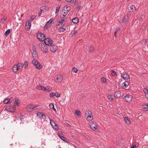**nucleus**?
Listing matches in <instances>:
<instances>
[{"label": "nucleus", "instance_id": "nucleus-1", "mask_svg": "<svg viewBox=\"0 0 148 148\" xmlns=\"http://www.w3.org/2000/svg\"><path fill=\"white\" fill-rule=\"evenodd\" d=\"M37 88L40 90H42L45 92H49L52 90V88L49 86H47L46 87L41 85H38L37 86Z\"/></svg>", "mask_w": 148, "mask_h": 148}, {"label": "nucleus", "instance_id": "nucleus-2", "mask_svg": "<svg viewBox=\"0 0 148 148\" xmlns=\"http://www.w3.org/2000/svg\"><path fill=\"white\" fill-rule=\"evenodd\" d=\"M70 8L67 5H66L64 7L63 9L62 10L61 13L64 17L66 16L70 11Z\"/></svg>", "mask_w": 148, "mask_h": 148}, {"label": "nucleus", "instance_id": "nucleus-3", "mask_svg": "<svg viewBox=\"0 0 148 148\" xmlns=\"http://www.w3.org/2000/svg\"><path fill=\"white\" fill-rule=\"evenodd\" d=\"M32 62L35 67L39 69H41L42 68V66L41 64L36 60H33Z\"/></svg>", "mask_w": 148, "mask_h": 148}, {"label": "nucleus", "instance_id": "nucleus-4", "mask_svg": "<svg viewBox=\"0 0 148 148\" xmlns=\"http://www.w3.org/2000/svg\"><path fill=\"white\" fill-rule=\"evenodd\" d=\"M39 47L41 49L42 51L45 53H47L48 51V47L44 44L40 43L39 45Z\"/></svg>", "mask_w": 148, "mask_h": 148}, {"label": "nucleus", "instance_id": "nucleus-5", "mask_svg": "<svg viewBox=\"0 0 148 148\" xmlns=\"http://www.w3.org/2000/svg\"><path fill=\"white\" fill-rule=\"evenodd\" d=\"M90 126L91 128L93 131L98 130V125L95 122H91Z\"/></svg>", "mask_w": 148, "mask_h": 148}, {"label": "nucleus", "instance_id": "nucleus-6", "mask_svg": "<svg viewBox=\"0 0 148 148\" xmlns=\"http://www.w3.org/2000/svg\"><path fill=\"white\" fill-rule=\"evenodd\" d=\"M27 110L28 111H31L33 110L38 109L37 106L33 105H28L26 108Z\"/></svg>", "mask_w": 148, "mask_h": 148}, {"label": "nucleus", "instance_id": "nucleus-7", "mask_svg": "<svg viewBox=\"0 0 148 148\" xmlns=\"http://www.w3.org/2000/svg\"><path fill=\"white\" fill-rule=\"evenodd\" d=\"M49 119L50 120V123L51 125L53 128L55 130H58L59 129L58 126L50 118H49Z\"/></svg>", "mask_w": 148, "mask_h": 148}, {"label": "nucleus", "instance_id": "nucleus-8", "mask_svg": "<svg viewBox=\"0 0 148 148\" xmlns=\"http://www.w3.org/2000/svg\"><path fill=\"white\" fill-rule=\"evenodd\" d=\"M44 41L45 44L48 46H51L52 44V40L49 38H45Z\"/></svg>", "mask_w": 148, "mask_h": 148}, {"label": "nucleus", "instance_id": "nucleus-9", "mask_svg": "<svg viewBox=\"0 0 148 148\" xmlns=\"http://www.w3.org/2000/svg\"><path fill=\"white\" fill-rule=\"evenodd\" d=\"M12 106H13L12 107V110H10V107H11L10 106H8L6 107L5 109L6 110H8V111L10 112H14V110L16 109V107L15 105V103H12Z\"/></svg>", "mask_w": 148, "mask_h": 148}, {"label": "nucleus", "instance_id": "nucleus-10", "mask_svg": "<svg viewBox=\"0 0 148 148\" xmlns=\"http://www.w3.org/2000/svg\"><path fill=\"white\" fill-rule=\"evenodd\" d=\"M37 36L38 38L41 41H43L46 38L44 35L42 33H39Z\"/></svg>", "mask_w": 148, "mask_h": 148}, {"label": "nucleus", "instance_id": "nucleus-11", "mask_svg": "<svg viewBox=\"0 0 148 148\" xmlns=\"http://www.w3.org/2000/svg\"><path fill=\"white\" fill-rule=\"evenodd\" d=\"M124 99L128 102H130L132 100L131 96L130 95H126L124 97Z\"/></svg>", "mask_w": 148, "mask_h": 148}, {"label": "nucleus", "instance_id": "nucleus-12", "mask_svg": "<svg viewBox=\"0 0 148 148\" xmlns=\"http://www.w3.org/2000/svg\"><path fill=\"white\" fill-rule=\"evenodd\" d=\"M31 26V22L30 21H27L25 25V29L27 30L30 29Z\"/></svg>", "mask_w": 148, "mask_h": 148}, {"label": "nucleus", "instance_id": "nucleus-13", "mask_svg": "<svg viewBox=\"0 0 148 148\" xmlns=\"http://www.w3.org/2000/svg\"><path fill=\"white\" fill-rule=\"evenodd\" d=\"M58 49V47L56 45H52L50 47V50L53 53L55 52Z\"/></svg>", "mask_w": 148, "mask_h": 148}, {"label": "nucleus", "instance_id": "nucleus-14", "mask_svg": "<svg viewBox=\"0 0 148 148\" xmlns=\"http://www.w3.org/2000/svg\"><path fill=\"white\" fill-rule=\"evenodd\" d=\"M136 8L135 5H131L129 9V12L130 13V14H131L132 13H133L136 11Z\"/></svg>", "mask_w": 148, "mask_h": 148}, {"label": "nucleus", "instance_id": "nucleus-15", "mask_svg": "<svg viewBox=\"0 0 148 148\" xmlns=\"http://www.w3.org/2000/svg\"><path fill=\"white\" fill-rule=\"evenodd\" d=\"M53 21V19L52 18H51L47 22L44 27V29H47L49 27H50V26H49V24L50 23L52 22Z\"/></svg>", "mask_w": 148, "mask_h": 148}, {"label": "nucleus", "instance_id": "nucleus-16", "mask_svg": "<svg viewBox=\"0 0 148 148\" xmlns=\"http://www.w3.org/2000/svg\"><path fill=\"white\" fill-rule=\"evenodd\" d=\"M122 76L123 79L125 80H127L130 79V76L129 74L125 72L123 73Z\"/></svg>", "mask_w": 148, "mask_h": 148}, {"label": "nucleus", "instance_id": "nucleus-17", "mask_svg": "<svg viewBox=\"0 0 148 148\" xmlns=\"http://www.w3.org/2000/svg\"><path fill=\"white\" fill-rule=\"evenodd\" d=\"M63 76L61 75H59L57 77L56 79L57 80V82L58 83L61 82L62 80Z\"/></svg>", "mask_w": 148, "mask_h": 148}, {"label": "nucleus", "instance_id": "nucleus-18", "mask_svg": "<svg viewBox=\"0 0 148 148\" xmlns=\"http://www.w3.org/2000/svg\"><path fill=\"white\" fill-rule=\"evenodd\" d=\"M37 115L40 118H43L44 119H46V117L45 115L43 114H42L38 112L37 113Z\"/></svg>", "mask_w": 148, "mask_h": 148}, {"label": "nucleus", "instance_id": "nucleus-19", "mask_svg": "<svg viewBox=\"0 0 148 148\" xmlns=\"http://www.w3.org/2000/svg\"><path fill=\"white\" fill-rule=\"evenodd\" d=\"M18 68L16 64L14 65L12 67V70L13 72L16 73L18 70Z\"/></svg>", "mask_w": 148, "mask_h": 148}, {"label": "nucleus", "instance_id": "nucleus-20", "mask_svg": "<svg viewBox=\"0 0 148 148\" xmlns=\"http://www.w3.org/2000/svg\"><path fill=\"white\" fill-rule=\"evenodd\" d=\"M114 97L116 98H119L121 97V93L120 91L116 92L114 95Z\"/></svg>", "mask_w": 148, "mask_h": 148}, {"label": "nucleus", "instance_id": "nucleus-21", "mask_svg": "<svg viewBox=\"0 0 148 148\" xmlns=\"http://www.w3.org/2000/svg\"><path fill=\"white\" fill-rule=\"evenodd\" d=\"M142 108L144 111H147L148 110V103L143 105Z\"/></svg>", "mask_w": 148, "mask_h": 148}, {"label": "nucleus", "instance_id": "nucleus-22", "mask_svg": "<svg viewBox=\"0 0 148 148\" xmlns=\"http://www.w3.org/2000/svg\"><path fill=\"white\" fill-rule=\"evenodd\" d=\"M143 91L145 94L146 98L148 99V89L147 88H144Z\"/></svg>", "mask_w": 148, "mask_h": 148}, {"label": "nucleus", "instance_id": "nucleus-23", "mask_svg": "<svg viewBox=\"0 0 148 148\" xmlns=\"http://www.w3.org/2000/svg\"><path fill=\"white\" fill-rule=\"evenodd\" d=\"M128 82L127 81H125V82L123 83L122 84L123 88H125L127 87L128 85Z\"/></svg>", "mask_w": 148, "mask_h": 148}, {"label": "nucleus", "instance_id": "nucleus-24", "mask_svg": "<svg viewBox=\"0 0 148 148\" xmlns=\"http://www.w3.org/2000/svg\"><path fill=\"white\" fill-rule=\"evenodd\" d=\"M58 136H59L60 138L62 140H63L65 142H67V139L64 136H62L61 134H59L58 135Z\"/></svg>", "mask_w": 148, "mask_h": 148}, {"label": "nucleus", "instance_id": "nucleus-25", "mask_svg": "<svg viewBox=\"0 0 148 148\" xmlns=\"http://www.w3.org/2000/svg\"><path fill=\"white\" fill-rule=\"evenodd\" d=\"M79 19L77 17H75L72 19V21L74 23H77L79 22Z\"/></svg>", "mask_w": 148, "mask_h": 148}, {"label": "nucleus", "instance_id": "nucleus-26", "mask_svg": "<svg viewBox=\"0 0 148 148\" xmlns=\"http://www.w3.org/2000/svg\"><path fill=\"white\" fill-rule=\"evenodd\" d=\"M111 74L112 77H114L117 75V73L114 71L112 70L111 71Z\"/></svg>", "mask_w": 148, "mask_h": 148}, {"label": "nucleus", "instance_id": "nucleus-27", "mask_svg": "<svg viewBox=\"0 0 148 148\" xmlns=\"http://www.w3.org/2000/svg\"><path fill=\"white\" fill-rule=\"evenodd\" d=\"M128 19V16H125L123 17L122 21L123 23H125L127 21Z\"/></svg>", "mask_w": 148, "mask_h": 148}, {"label": "nucleus", "instance_id": "nucleus-28", "mask_svg": "<svg viewBox=\"0 0 148 148\" xmlns=\"http://www.w3.org/2000/svg\"><path fill=\"white\" fill-rule=\"evenodd\" d=\"M64 21V19L62 18L61 19V21H60L58 23H57V25H59L61 23V25H62V26H63L64 25V24H63V22L64 21Z\"/></svg>", "mask_w": 148, "mask_h": 148}, {"label": "nucleus", "instance_id": "nucleus-29", "mask_svg": "<svg viewBox=\"0 0 148 148\" xmlns=\"http://www.w3.org/2000/svg\"><path fill=\"white\" fill-rule=\"evenodd\" d=\"M125 121L126 123L128 124H129L131 123V121L129 118L128 117H125Z\"/></svg>", "mask_w": 148, "mask_h": 148}, {"label": "nucleus", "instance_id": "nucleus-30", "mask_svg": "<svg viewBox=\"0 0 148 148\" xmlns=\"http://www.w3.org/2000/svg\"><path fill=\"white\" fill-rule=\"evenodd\" d=\"M88 48L89 49V50L88 51L89 53H91L93 52L94 50V47L91 46H89Z\"/></svg>", "mask_w": 148, "mask_h": 148}, {"label": "nucleus", "instance_id": "nucleus-31", "mask_svg": "<svg viewBox=\"0 0 148 148\" xmlns=\"http://www.w3.org/2000/svg\"><path fill=\"white\" fill-rule=\"evenodd\" d=\"M16 65H17L18 68V69H20V68H22L24 66V64H23L22 63H18L17 64H16Z\"/></svg>", "mask_w": 148, "mask_h": 148}, {"label": "nucleus", "instance_id": "nucleus-32", "mask_svg": "<svg viewBox=\"0 0 148 148\" xmlns=\"http://www.w3.org/2000/svg\"><path fill=\"white\" fill-rule=\"evenodd\" d=\"M32 56L33 59L36 60L38 58V55L36 54H32Z\"/></svg>", "mask_w": 148, "mask_h": 148}, {"label": "nucleus", "instance_id": "nucleus-33", "mask_svg": "<svg viewBox=\"0 0 148 148\" xmlns=\"http://www.w3.org/2000/svg\"><path fill=\"white\" fill-rule=\"evenodd\" d=\"M89 115L88 116H87V119L88 121L91 120L93 119V116L92 114Z\"/></svg>", "mask_w": 148, "mask_h": 148}, {"label": "nucleus", "instance_id": "nucleus-34", "mask_svg": "<svg viewBox=\"0 0 148 148\" xmlns=\"http://www.w3.org/2000/svg\"><path fill=\"white\" fill-rule=\"evenodd\" d=\"M75 114L76 115H77L78 116H81V115L80 111L78 110H75Z\"/></svg>", "mask_w": 148, "mask_h": 148}, {"label": "nucleus", "instance_id": "nucleus-35", "mask_svg": "<svg viewBox=\"0 0 148 148\" xmlns=\"http://www.w3.org/2000/svg\"><path fill=\"white\" fill-rule=\"evenodd\" d=\"M66 30L65 28H62V27H60L58 29V32H63Z\"/></svg>", "mask_w": 148, "mask_h": 148}, {"label": "nucleus", "instance_id": "nucleus-36", "mask_svg": "<svg viewBox=\"0 0 148 148\" xmlns=\"http://www.w3.org/2000/svg\"><path fill=\"white\" fill-rule=\"evenodd\" d=\"M18 99L16 98H15V101L13 103H15V104H16V105L17 106H18L19 105V103L18 102Z\"/></svg>", "mask_w": 148, "mask_h": 148}, {"label": "nucleus", "instance_id": "nucleus-37", "mask_svg": "<svg viewBox=\"0 0 148 148\" xmlns=\"http://www.w3.org/2000/svg\"><path fill=\"white\" fill-rule=\"evenodd\" d=\"M91 114H92V112L90 110H88L86 112V115L87 116Z\"/></svg>", "mask_w": 148, "mask_h": 148}, {"label": "nucleus", "instance_id": "nucleus-38", "mask_svg": "<svg viewBox=\"0 0 148 148\" xmlns=\"http://www.w3.org/2000/svg\"><path fill=\"white\" fill-rule=\"evenodd\" d=\"M139 146L138 144L137 143L135 144H133L132 146L131 147V148H136L138 147Z\"/></svg>", "mask_w": 148, "mask_h": 148}, {"label": "nucleus", "instance_id": "nucleus-39", "mask_svg": "<svg viewBox=\"0 0 148 148\" xmlns=\"http://www.w3.org/2000/svg\"><path fill=\"white\" fill-rule=\"evenodd\" d=\"M49 107L51 109H53L54 111H56V109L54 107V106L52 103H50L49 105Z\"/></svg>", "mask_w": 148, "mask_h": 148}, {"label": "nucleus", "instance_id": "nucleus-40", "mask_svg": "<svg viewBox=\"0 0 148 148\" xmlns=\"http://www.w3.org/2000/svg\"><path fill=\"white\" fill-rule=\"evenodd\" d=\"M11 32L10 30V29H8L5 33V36H7L8 34H9Z\"/></svg>", "mask_w": 148, "mask_h": 148}, {"label": "nucleus", "instance_id": "nucleus-41", "mask_svg": "<svg viewBox=\"0 0 148 148\" xmlns=\"http://www.w3.org/2000/svg\"><path fill=\"white\" fill-rule=\"evenodd\" d=\"M66 2L71 3H74L76 1V0H65Z\"/></svg>", "mask_w": 148, "mask_h": 148}, {"label": "nucleus", "instance_id": "nucleus-42", "mask_svg": "<svg viewBox=\"0 0 148 148\" xmlns=\"http://www.w3.org/2000/svg\"><path fill=\"white\" fill-rule=\"evenodd\" d=\"M10 100H9V98H7L3 102L4 103L7 104L9 103L10 102Z\"/></svg>", "mask_w": 148, "mask_h": 148}, {"label": "nucleus", "instance_id": "nucleus-43", "mask_svg": "<svg viewBox=\"0 0 148 148\" xmlns=\"http://www.w3.org/2000/svg\"><path fill=\"white\" fill-rule=\"evenodd\" d=\"M72 71L73 72L76 73L77 72L78 70L75 67H73L72 68Z\"/></svg>", "mask_w": 148, "mask_h": 148}, {"label": "nucleus", "instance_id": "nucleus-44", "mask_svg": "<svg viewBox=\"0 0 148 148\" xmlns=\"http://www.w3.org/2000/svg\"><path fill=\"white\" fill-rule=\"evenodd\" d=\"M56 93L53 92H51L49 94V96L51 97H52L54 96H55Z\"/></svg>", "mask_w": 148, "mask_h": 148}, {"label": "nucleus", "instance_id": "nucleus-45", "mask_svg": "<svg viewBox=\"0 0 148 148\" xmlns=\"http://www.w3.org/2000/svg\"><path fill=\"white\" fill-rule=\"evenodd\" d=\"M120 30V28H116V30H115V31H114V36L115 37L116 36V34L117 33V32H118L119 30Z\"/></svg>", "mask_w": 148, "mask_h": 148}, {"label": "nucleus", "instance_id": "nucleus-46", "mask_svg": "<svg viewBox=\"0 0 148 148\" xmlns=\"http://www.w3.org/2000/svg\"><path fill=\"white\" fill-rule=\"evenodd\" d=\"M101 81L102 83H105L106 81V79L104 77H102L101 78Z\"/></svg>", "mask_w": 148, "mask_h": 148}, {"label": "nucleus", "instance_id": "nucleus-47", "mask_svg": "<svg viewBox=\"0 0 148 148\" xmlns=\"http://www.w3.org/2000/svg\"><path fill=\"white\" fill-rule=\"evenodd\" d=\"M60 8V6H57L56 8V12H55L56 14L57 13L59 12V10Z\"/></svg>", "mask_w": 148, "mask_h": 148}, {"label": "nucleus", "instance_id": "nucleus-48", "mask_svg": "<svg viewBox=\"0 0 148 148\" xmlns=\"http://www.w3.org/2000/svg\"><path fill=\"white\" fill-rule=\"evenodd\" d=\"M108 98L110 100L112 101L113 99V98L112 97V95H108Z\"/></svg>", "mask_w": 148, "mask_h": 148}, {"label": "nucleus", "instance_id": "nucleus-49", "mask_svg": "<svg viewBox=\"0 0 148 148\" xmlns=\"http://www.w3.org/2000/svg\"><path fill=\"white\" fill-rule=\"evenodd\" d=\"M7 19L6 18H3L1 19V21L2 23H3Z\"/></svg>", "mask_w": 148, "mask_h": 148}, {"label": "nucleus", "instance_id": "nucleus-50", "mask_svg": "<svg viewBox=\"0 0 148 148\" xmlns=\"http://www.w3.org/2000/svg\"><path fill=\"white\" fill-rule=\"evenodd\" d=\"M24 64V65H25V68H26L27 66V67L28 66V62H27V61H25L24 62V64Z\"/></svg>", "mask_w": 148, "mask_h": 148}, {"label": "nucleus", "instance_id": "nucleus-51", "mask_svg": "<svg viewBox=\"0 0 148 148\" xmlns=\"http://www.w3.org/2000/svg\"><path fill=\"white\" fill-rule=\"evenodd\" d=\"M56 93L55 96L57 97H59L60 96V93H58L57 92H55Z\"/></svg>", "mask_w": 148, "mask_h": 148}, {"label": "nucleus", "instance_id": "nucleus-52", "mask_svg": "<svg viewBox=\"0 0 148 148\" xmlns=\"http://www.w3.org/2000/svg\"><path fill=\"white\" fill-rule=\"evenodd\" d=\"M25 118V116L24 115H22L19 118L20 120H22V119H23Z\"/></svg>", "mask_w": 148, "mask_h": 148}, {"label": "nucleus", "instance_id": "nucleus-53", "mask_svg": "<svg viewBox=\"0 0 148 148\" xmlns=\"http://www.w3.org/2000/svg\"><path fill=\"white\" fill-rule=\"evenodd\" d=\"M33 52H36V49L34 46H33Z\"/></svg>", "mask_w": 148, "mask_h": 148}, {"label": "nucleus", "instance_id": "nucleus-54", "mask_svg": "<svg viewBox=\"0 0 148 148\" xmlns=\"http://www.w3.org/2000/svg\"><path fill=\"white\" fill-rule=\"evenodd\" d=\"M77 33V30H75L72 33L73 36L75 35Z\"/></svg>", "mask_w": 148, "mask_h": 148}, {"label": "nucleus", "instance_id": "nucleus-55", "mask_svg": "<svg viewBox=\"0 0 148 148\" xmlns=\"http://www.w3.org/2000/svg\"><path fill=\"white\" fill-rule=\"evenodd\" d=\"M9 100H10V102L11 103L12 102V101L14 100V98L13 97H11L9 99Z\"/></svg>", "mask_w": 148, "mask_h": 148}, {"label": "nucleus", "instance_id": "nucleus-56", "mask_svg": "<svg viewBox=\"0 0 148 148\" xmlns=\"http://www.w3.org/2000/svg\"><path fill=\"white\" fill-rule=\"evenodd\" d=\"M81 8V7L79 5H78L77 6L76 8L77 9L79 10Z\"/></svg>", "mask_w": 148, "mask_h": 148}, {"label": "nucleus", "instance_id": "nucleus-57", "mask_svg": "<svg viewBox=\"0 0 148 148\" xmlns=\"http://www.w3.org/2000/svg\"><path fill=\"white\" fill-rule=\"evenodd\" d=\"M143 42H144V43L145 44H146L147 42V40L145 39H144L143 40Z\"/></svg>", "mask_w": 148, "mask_h": 148}, {"label": "nucleus", "instance_id": "nucleus-58", "mask_svg": "<svg viewBox=\"0 0 148 148\" xmlns=\"http://www.w3.org/2000/svg\"><path fill=\"white\" fill-rule=\"evenodd\" d=\"M66 125L70 127H71L70 125L68 123H66Z\"/></svg>", "mask_w": 148, "mask_h": 148}, {"label": "nucleus", "instance_id": "nucleus-59", "mask_svg": "<svg viewBox=\"0 0 148 148\" xmlns=\"http://www.w3.org/2000/svg\"><path fill=\"white\" fill-rule=\"evenodd\" d=\"M32 54H37V52H33Z\"/></svg>", "mask_w": 148, "mask_h": 148}, {"label": "nucleus", "instance_id": "nucleus-60", "mask_svg": "<svg viewBox=\"0 0 148 148\" xmlns=\"http://www.w3.org/2000/svg\"><path fill=\"white\" fill-rule=\"evenodd\" d=\"M41 14V12H39L38 13V15L39 16H40Z\"/></svg>", "mask_w": 148, "mask_h": 148}, {"label": "nucleus", "instance_id": "nucleus-61", "mask_svg": "<svg viewBox=\"0 0 148 148\" xmlns=\"http://www.w3.org/2000/svg\"><path fill=\"white\" fill-rule=\"evenodd\" d=\"M30 20L31 21H32L34 20V18H31L30 19Z\"/></svg>", "mask_w": 148, "mask_h": 148}, {"label": "nucleus", "instance_id": "nucleus-62", "mask_svg": "<svg viewBox=\"0 0 148 148\" xmlns=\"http://www.w3.org/2000/svg\"><path fill=\"white\" fill-rule=\"evenodd\" d=\"M44 7H41L40 8V10L41 11H42V8H43Z\"/></svg>", "mask_w": 148, "mask_h": 148}, {"label": "nucleus", "instance_id": "nucleus-63", "mask_svg": "<svg viewBox=\"0 0 148 148\" xmlns=\"http://www.w3.org/2000/svg\"><path fill=\"white\" fill-rule=\"evenodd\" d=\"M147 34H148V28L147 29Z\"/></svg>", "mask_w": 148, "mask_h": 148}]
</instances>
